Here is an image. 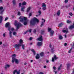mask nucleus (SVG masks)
Returning <instances> with one entry per match:
<instances>
[{
  "label": "nucleus",
  "instance_id": "nucleus-51",
  "mask_svg": "<svg viewBox=\"0 0 74 74\" xmlns=\"http://www.w3.org/2000/svg\"><path fill=\"white\" fill-rule=\"evenodd\" d=\"M32 39H33V37H30L29 38V40H32Z\"/></svg>",
  "mask_w": 74,
  "mask_h": 74
},
{
  "label": "nucleus",
  "instance_id": "nucleus-38",
  "mask_svg": "<svg viewBox=\"0 0 74 74\" xmlns=\"http://www.w3.org/2000/svg\"><path fill=\"white\" fill-rule=\"evenodd\" d=\"M17 15H21V12H18L17 13Z\"/></svg>",
  "mask_w": 74,
  "mask_h": 74
},
{
  "label": "nucleus",
  "instance_id": "nucleus-48",
  "mask_svg": "<svg viewBox=\"0 0 74 74\" xmlns=\"http://www.w3.org/2000/svg\"><path fill=\"white\" fill-rule=\"evenodd\" d=\"M39 74H44L43 72H40L39 73Z\"/></svg>",
  "mask_w": 74,
  "mask_h": 74
},
{
  "label": "nucleus",
  "instance_id": "nucleus-40",
  "mask_svg": "<svg viewBox=\"0 0 74 74\" xmlns=\"http://www.w3.org/2000/svg\"><path fill=\"white\" fill-rule=\"evenodd\" d=\"M38 13L39 14V15H40L41 14V11L40 10H39L38 11Z\"/></svg>",
  "mask_w": 74,
  "mask_h": 74
},
{
  "label": "nucleus",
  "instance_id": "nucleus-28",
  "mask_svg": "<svg viewBox=\"0 0 74 74\" xmlns=\"http://www.w3.org/2000/svg\"><path fill=\"white\" fill-rule=\"evenodd\" d=\"M29 32V30H27L26 32H25L24 33H23V34L24 35H25V34H27V32Z\"/></svg>",
  "mask_w": 74,
  "mask_h": 74
},
{
  "label": "nucleus",
  "instance_id": "nucleus-23",
  "mask_svg": "<svg viewBox=\"0 0 74 74\" xmlns=\"http://www.w3.org/2000/svg\"><path fill=\"white\" fill-rule=\"evenodd\" d=\"M11 33H12V32H11V31H10L9 32V35L10 37L11 38L12 37V34Z\"/></svg>",
  "mask_w": 74,
  "mask_h": 74
},
{
  "label": "nucleus",
  "instance_id": "nucleus-17",
  "mask_svg": "<svg viewBox=\"0 0 74 74\" xmlns=\"http://www.w3.org/2000/svg\"><path fill=\"white\" fill-rule=\"evenodd\" d=\"M57 14L58 16H59L60 14V10H58L57 13Z\"/></svg>",
  "mask_w": 74,
  "mask_h": 74
},
{
  "label": "nucleus",
  "instance_id": "nucleus-34",
  "mask_svg": "<svg viewBox=\"0 0 74 74\" xmlns=\"http://www.w3.org/2000/svg\"><path fill=\"white\" fill-rule=\"evenodd\" d=\"M63 33H67L68 32V31H66V30H63Z\"/></svg>",
  "mask_w": 74,
  "mask_h": 74
},
{
  "label": "nucleus",
  "instance_id": "nucleus-59",
  "mask_svg": "<svg viewBox=\"0 0 74 74\" xmlns=\"http://www.w3.org/2000/svg\"><path fill=\"white\" fill-rule=\"evenodd\" d=\"M16 73H17V74H20V73H19V72L17 71V72H16Z\"/></svg>",
  "mask_w": 74,
  "mask_h": 74
},
{
  "label": "nucleus",
  "instance_id": "nucleus-18",
  "mask_svg": "<svg viewBox=\"0 0 74 74\" xmlns=\"http://www.w3.org/2000/svg\"><path fill=\"white\" fill-rule=\"evenodd\" d=\"M54 47H53L51 49V51L52 53H53L54 52V51H55V50H54Z\"/></svg>",
  "mask_w": 74,
  "mask_h": 74
},
{
  "label": "nucleus",
  "instance_id": "nucleus-42",
  "mask_svg": "<svg viewBox=\"0 0 74 74\" xmlns=\"http://www.w3.org/2000/svg\"><path fill=\"white\" fill-rule=\"evenodd\" d=\"M69 15L70 16H73V13L71 12L69 13Z\"/></svg>",
  "mask_w": 74,
  "mask_h": 74
},
{
  "label": "nucleus",
  "instance_id": "nucleus-53",
  "mask_svg": "<svg viewBox=\"0 0 74 74\" xmlns=\"http://www.w3.org/2000/svg\"><path fill=\"white\" fill-rule=\"evenodd\" d=\"M51 47H52V45H51V43H50L49 47H50V48H51Z\"/></svg>",
  "mask_w": 74,
  "mask_h": 74
},
{
  "label": "nucleus",
  "instance_id": "nucleus-26",
  "mask_svg": "<svg viewBox=\"0 0 74 74\" xmlns=\"http://www.w3.org/2000/svg\"><path fill=\"white\" fill-rule=\"evenodd\" d=\"M59 38L60 40L63 39V36L61 35H60L59 36Z\"/></svg>",
  "mask_w": 74,
  "mask_h": 74
},
{
  "label": "nucleus",
  "instance_id": "nucleus-22",
  "mask_svg": "<svg viewBox=\"0 0 74 74\" xmlns=\"http://www.w3.org/2000/svg\"><path fill=\"white\" fill-rule=\"evenodd\" d=\"M63 25V23H60L59 24V26H60V27H62Z\"/></svg>",
  "mask_w": 74,
  "mask_h": 74
},
{
  "label": "nucleus",
  "instance_id": "nucleus-35",
  "mask_svg": "<svg viewBox=\"0 0 74 74\" xmlns=\"http://www.w3.org/2000/svg\"><path fill=\"white\" fill-rule=\"evenodd\" d=\"M17 72V70H15L14 71L13 73V74H15V73H16Z\"/></svg>",
  "mask_w": 74,
  "mask_h": 74
},
{
  "label": "nucleus",
  "instance_id": "nucleus-60",
  "mask_svg": "<svg viewBox=\"0 0 74 74\" xmlns=\"http://www.w3.org/2000/svg\"><path fill=\"white\" fill-rule=\"evenodd\" d=\"M3 37H5V33H4L3 34Z\"/></svg>",
  "mask_w": 74,
  "mask_h": 74
},
{
  "label": "nucleus",
  "instance_id": "nucleus-32",
  "mask_svg": "<svg viewBox=\"0 0 74 74\" xmlns=\"http://www.w3.org/2000/svg\"><path fill=\"white\" fill-rule=\"evenodd\" d=\"M52 30V29L51 28H48V32H49L50 31H51V30Z\"/></svg>",
  "mask_w": 74,
  "mask_h": 74
},
{
  "label": "nucleus",
  "instance_id": "nucleus-4",
  "mask_svg": "<svg viewBox=\"0 0 74 74\" xmlns=\"http://www.w3.org/2000/svg\"><path fill=\"white\" fill-rule=\"evenodd\" d=\"M19 19H20V21L21 22H23L24 21H26L27 20V18L26 17H24L23 18V17L22 16H21L19 17Z\"/></svg>",
  "mask_w": 74,
  "mask_h": 74
},
{
  "label": "nucleus",
  "instance_id": "nucleus-31",
  "mask_svg": "<svg viewBox=\"0 0 74 74\" xmlns=\"http://www.w3.org/2000/svg\"><path fill=\"white\" fill-rule=\"evenodd\" d=\"M66 22H67V23H71V21L69 20H67Z\"/></svg>",
  "mask_w": 74,
  "mask_h": 74
},
{
  "label": "nucleus",
  "instance_id": "nucleus-6",
  "mask_svg": "<svg viewBox=\"0 0 74 74\" xmlns=\"http://www.w3.org/2000/svg\"><path fill=\"white\" fill-rule=\"evenodd\" d=\"M42 45V42H38L37 44V45L38 47H40Z\"/></svg>",
  "mask_w": 74,
  "mask_h": 74
},
{
  "label": "nucleus",
  "instance_id": "nucleus-61",
  "mask_svg": "<svg viewBox=\"0 0 74 74\" xmlns=\"http://www.w3.org/2000/svg\"><path fill=\"white\" fill-rule=\"evenodd\" d=\"M14 61H15V60H12V63H14Z\"/></svg>",
  "mask_w": 74,
  "mask_h": 74
},
{
  "label": "nucleus",
  "instance_id": "nucleus-9",
  "mask_svg": "<svg viewBox=\"0 0 74 74\" xmlns=\"http://www.w3.org/2000/svg\"><path fill=\"white\" fill-rule=\"evenodd\" d=\"M73 29H74V23H73L72 25H71L69 27V29L70 30H72Z\"/></svg>",
  "mask_w": 74,
  "mask_h": 74
},
{
  "label": "nucleus",
  "instance_id": "nucleus-47",
  "mask_svg": "<svg viewBox=\"0 0 74 74\" xmlns=\"http://www.w3.org/2000/svg\"><path fill=\"white\" fill-rule=\"evenodd\" d=\"M8 17H6L5 18V21H7V20H8Z\"/></svg>",
  "mask_w": 74,
  "mask_h": 74
},
{
  "label": "nucleus",
  "instance_id": "nucleus-29",
  "mask_svg": "<svg viewBox=\"0 0 74 74\" xmlns=\"http://www.w3.org/2000/svg\"><path fill=\"white\" fill-rule=\"evenodd\" d=\"M42 7H46V5L45 4V3H43L42 4Z\"/></svg>",
  "mask_w": 74,
  "mask_h": 74
},
{
  "label": "nucleus",
  "instance_id": "nucleus-19",
  "mask_svg": "<svg viewBox=\"0 0 74 74\" xmlns=\"http://www.w3.org/2000/svg\"><path fill=\"white\" fill-rule=\"evenodd\" d=\"M31 51L32 52H33L34 55H36V51H34V49H32Z\"/></svg>",
  "mask_w": 74,
  "mask_h": 74
},
{
  "label": "nucleus",
  "instance_id": "nucleus-21",
  "mask_svg": "<svg viewBox=\"0 0 74 74\" xmlns=\"http://www.w3.org/2000/svg\"><path fill=\"white\" fill-rule=\"evenodd\" d=\"M27 4V3H26V2L25 1H23L22 3V5H26Z\"/></svg>",
  "mask_w": 74,
  "mask_h": 74
},
{
  "label": "nucleus",
  "instance_id": "nucleus-50",
  "mask_svg": "<svg viewBox=\"0 0 74 74\" xmlns=\"http://www.w3.org/2000/svg\"><path fill=\"white\" fill-rule=\"evenodd\" d=\"M16 59H15V58L14 57H13L12 58V60H15Z\"/></svg>",
  "mask_w": 74,
  "mask_h": 74
},
{
  "label": "nucleus",
  "instance_id": "nucleus-46",
  "mask_svg": "<svg viewBox=\"0 0 74 74\" xmlns=\"http://www.w3.org/2000/svg\"><path fill=\"white\" fill-rule=\"evenodd\" d=\"M3 12H4V10H2L1 12V14H3Z\"/></svg>",
  "mask_w": 74,
  "mask_h": 74
},
{
  "label": "nucleus",
  "instance_id": "nucleus-55",
  "mask_svg": "<svg viewBox=\"0 0 74 74\" xmlns=\"http://www.w3.org/2000/svg\"><path fill=\"white\" fill-rule=\"evenodd\" d=\"M67 45V43H65L64 44V46H66Z\"/></svg>",
  "mask_w": 74,
  "mask_h": 74
},
{
  "label": "nucleus",
  "instance_id": "nucleus-33",
  "mask_svg": "<svg viewBox=\"0 0 74 74\" xmlns=\"http://www.w3.org/2000/svg\"><path fill=\"white\" fill-rule=\"evenodd\" d=\"M44 22H42V24H41V25H40V27H42V26H43L44 25Z\"/></svg>",
  "mask_w": 74,
  "mask_h": 74
},
{
  "label": "nucleus",
  "instance_id": "nucleus-45",
  "mask_svg": "<svg viewBox=\"0 0 74 74\" xmlns=\"http://www.w3.org/2000/svg\"><path fill=\"white\" fill-rule=\"evenodd\" d=\"M13 34L14 35H16V33L15 32H13Z\"/></svg>",
  "mask_w": 74,
  "mask_h": 74
},
{
  "label": "nucleus",
  "instance_id": "nucleus-16",
  "mask_svg": "<svg viewBox=\"0 0 74 74\" xmlns=\"http://www.w3.org/2000/svg\"><path fill=\"white\" fill-rule=\"evenodd\" d=\"M3 21V16H0V23H1Z\"/></svg>",
  "mask_w": 74,
  "mask_h": 74
},
{
  "label": "nucleus",
  "instance_id": "nucleus-11",
  "mask_svg": "<svg viewBox=\"0 0 74 74\" xmlns=\"http://www.w3.org/2000/svg\"><path fill=\"white\" fill-rule=\"evenodd\" d=\"M40 55L38 54H37L36 55V59H40Z\"/></svg>",
  "mask_w": 74,
  "mask_h": 74
},
{
  "label": "nucleus",
  "instance_id": "nucleus-30",
  "mask_svg": "<svg viewBox=\"0 0 74 74\" xmlns=\"http://www.w3.org/2000/svg\"><path fill=\"white\" fill-rule=\"evenodd\" d=\"M45 32V31H44V30H41V34H43Z\"/></svg>",
  "mask_w": 74,
  "mask_h": 74
},
{
  "label": "nucleus",
  "instance_id": "nucleus-54",
  "mask_svg": "<svg viewBox=\"0 0 74 74\" xmlns=\"http://www.w3.org/2000/svg\"><path fill=\"white\" fill-rule=\"evenodd\" d=\"M34 33H36V30L34 29Z\"/></svg>",
  "mask_w": 74,
  "mask_h": 74
},
{
  "label": "nucleus",
  "instance_id": "nucleus-64",
  "mask_svg": "<svg viewBox=\"0 0 74 74\" xmlns=\"http://www.w3.org/2000/svg\"><path fill=\"white\" fill-rule=\"evenodd\" d=\"M73 70H74L73 71V72H72L73 74H74V68Z\"/></svg>",
  "mask_w": 74,
  "mask_h": 74
},
{
  "label": "nucleus",
  "instance_id": "nucleus-52",
  "mask_svg": "<svg viewBox=\"0 0 74 74\" xmlns=\"http://www.w3.org/2000/svg\"><path fill=\"white\" fill-rule=\"evenodd\" d=\"M11 30L12 31H14V28H12Z\"/></svg>",
  "mask_w": 74,
  "mask_h": 74
},
{
  "label": "nucleus",
  "instance_id": "nucleus-37",
  "mask_svg": "<svg viewBox=\"0 0 74 74\" xmlns=\"http://www.w3.org/2000/svg\"><path fill=\"white\" fill-rule=\"evenodd\" d=\"M24 25H26L27 23V22L26 21H25L24 22Z\"/></svg>",
  "mask_w": 74,
  "mask_h": 74
},
{
  "label": "nucleus",
  "instance_id": "nucleus-49",
  "mask_svg": "<svg viewBox=\"0 0 74 74\" xmlns=\"http://www.w3.org/2000/svg\"><path fill=\"white\" fill-rule=\"evenodd\" d=\"M53 69L54 70H56V68L55 66H53Z\"/></svg>",
  "mask_w": 74,
  "mask_h": 74
},
{
  "label": "nucleus",
  "instance_id": "nucleus-8",
  "mask_svg": "<svg viewBox=\"0 0 74 74\" xmlns=\"http://www.w3.org/2000/svg\"><path fill=\"white\" fill-rule=\"evenodd\" d=\"M10 66H11V65L7 64L5 66L4 68L5 70H7L8 68L10 67Z\"/></svg>",
  "mask_w": 74,
  "mask_h": 74
},
{
  "label": "nucleus",
  "instance_id": "nucleus-3",
  "mask_svg": "<svg viewBox=\"0 0 74 74\" xmlns=\"http://www.w3.org/2000/svg\"><path fill=\"white\" fill-rule=\"evenodd\" d=\"M17 22H18L17 21H15L14 25H15L16 26V30H18V29H19V27H20V26H22V24H21L20 23H18Z\"/></svg>",
  "mask_w": 74,
  "mask_h": 74
},
{
  "label": "nucleus",
  "instance_id": "nucleus-27",
  "mask_svg": "<svg viewBox=\"0 0 74 74\" xmlns=\"http://www.w3.org/2000/svg\"><path fill=\"white\" fill-rule=\"evenodd\" d=\"M12 2L14 5H15L16 4V2L15 1V0H13L12 1Z\"/></svg>",
  "mask_w": 74,
  "mask_h": 74
},
{
  "label": "nucleus",
  "instance_id": "nucleus-7",
  "mask_svg": "<svg viewBox=\"0 0 74 74\" xmlns=\"http://www.w3.org/2000/svg\"><path fill=\"white\" fill-rule=\"evenodd\" d=\"M38 41H42L43 40V39H42V36L41 35L38 38H37Z\"/></svg>",
  "mask_w": 74,
  "mask_h": 74
},
{
  "label": "nucleus",
  "instance_id": "nucleus-63",
  "mask_svg": "<svg viewBox=\"0 0 74 74\" xmlns=\"http://www.w3.org/2000/svg\"><path fill=\"white\" fill-rule=\"evenodd\" d=\"M33 61V60H31V61H30L31 63H32V62Z\"/></svg>",
  "mask_w": 74,
  "mask_h": 74
},
{
  "label": "nucleus",
  "instance_id": "nucleus-12",
  "mask_svg": "<svg viewBox=\"0 0 74 74\" xmlns=\"http://www.w3.org/2000/svg\"><path fill=\"white\" fill-rule=\"evenodd\" d=\"M5 26L6 27H9L10 26V25L8 23H7L5 24Z\"/></svg>",
  "mask_w": 74,
  "mask_h": 74
},
{
  "label": "nucleus",
  "instance_id": "nucleus-15",
  "mask_svg": "<svg viewBox=\"0 0 74 74\" xmlns=\"http://www.w3.org/2000/svg\"><path fill=\"white\" fill-rule=\"evenodd\" d=\"M21 11H23V12H24L25 11V10H24V9L25 8V6H23V7H21Z\"/></svg>",
  "mask_w": 74,
  "mask_h": 74
},
{
  "label": "nucleus",
  "instance_id": "nucleus-44",
  "mask_svg": "<svg viewBox=\"0 0 74 74\" xmlns=\"http://www.w3.org/2000/svg\"><path fill=\"white\" fill-rule=\"evenodd\" d=\"M19 7H21V5H22V4L21 3H19Z\"/></svg>",
  "mask_w": 74,
  "mask_h": 74
},
{
  "label": "nucleus",
  "instance_id": "nucleus-56",
  "mask_svg": "<svg viewBox=\"0 0 74 74\" xmlns=\"http://www.w3.org/2000/svg\"><path fill=\"white\" fill-rule=\"evenodd\" d=\"M12 56H14V57H15V56H16V54H14L12 55Z\"/></svg>",
  "mask_w": 74,
  "mask_h": 74
},
{
  "label": "nucleus",
  "instance_id": "nucleus-57",
  "mask_svg": "<svg viewBox=\"0 0 74 74\" xmlns=\"http://www.w3.org/2000/svg\"><path fill=\"white\" fill-rule=\"evenodd\" d=\"M29 30V32L30 33H31L32 32V29H30Z\"/></svg>",
  "mask_w": 74,
  "mask_h": 74
},
{
  "label": "nucleus",
  "instance_id": "nucleus-43",
  "mask_svg": "<svg viewBox=\"0 0 74 74\" xmlns=\"http://www.w3.org/2000/svg\"><path fill=\"white\" fill-rule=\"evenodd\" d=\"M3 9V7L1 6L0 7V10H2Z\"/></svg>",
  "mask_w": 74,
  "mask_h": 74
},
{
  "label": "nucleus",
  "instance_id": "nucleus-41",
  "mask_svg": "<svg viewBox=\"0 0 74 74\" xmlns=\"http://www.w3.org/2000/svg\"><path fill=\"white\" fill-rule=\"evenodd\" d=\"M69 1V0H65L64 2L65 3H68Z\"/></svg>",
  "mask_w": 74,
  "mask_h": 74
},
{
  "label": "nucleus",
  "instance_id": "nucleus-14",
  "mask_svg": "<svg viewBox=\"0 0 74 74\" xmlns=\"http://www.w3.org/2000/svg\"><path fill=\"white\" fill-rule=\"evenodd\" d=\"M40 56L42 57V56H44V53L43 52H41V53H40Z\"/></svg>",
  "mask_w": 74,
  "mask_h": 74
},
{
  "label": "nucleus",
  "instance_id": "nucleus-10",
  "mask_svg": "<svg viewBox=\"0 0 74 74\" xmlns=\"http://www.w3.org/2000/svg\"><path fill=\"white\" fill-rule=\"evenodd\" d=\"M67 69V70L69 69V68L71 67V64H70L69 63L66 64Z\"/></svg>",
  "mask_w": 74,
  "mask_h": 74
},
{
  "label": "nucleus",
  "instance_id": "nucleus-1",
  "mask_svg": "<svg viewBox=\"0 0 74 74\" xmlns=\"http://www.w3.org/2000/svg\"><path fill=\"white\" fill-rule=\"evenodd\" d=\"M23 42V40L21 39L19 40V43L18 45L16 44L15 45L14 47L16 48V51H18L19 49V47H21V46H22V49H25V45H22Z\"/></svg>",
  "mask_w": 74,
  "mask_h": 74
},
{
  "label": "nucleus",
  "instance_id": "nucleus-39",
  "mask_svg": "<svg viewBox=\"0 0 74 74\" xmlns=\"http://www.w3.org/2000/svg\"><path fill=\"white\" fill-rule=\"evenodd\" d=\"M42 10H43V11H45L46 10V7H43L42 8Z\"/></svg>",
  "mask_w": 74,
  "mask_h": 74
},
{
  "label": "nucleus",
  "instance_id": "nucleus-25",
  "mask_svg": "<svg viewBox=\"0 0 74 74\" xmlns=\"http://www.w3.org/2000/svg\"><path fill=\"white\" fill-rule=\"evenodd\" d=\"M62 65L61 64L58 68V70H60V69H61V68H62Z\"/></svg>",
  "mask_w": 74,
  "mask_h": 74
},
{
  "label": "nucleus",
  "instance_id": "nucleus-5",
  "mask_svg": "<svg viewBox=\"0 0 74 74\" xmlns=\"http://www.w3.org/2000/svg\"><path fill=\"white\" fill-rule=\"evenodd\" d=\"M58 59V57H56V56L55 54L54 55V58H52V62H55V60H56V59Z\"/></svg>",
  "mask_w": 74,
  "mask_h": 74
},
{
  "label": "nucleus",
  "instance_id": "nucleus-13",
  "mask_svg": "<svg viewBox=\"0 0 74 74\" xmlns=\"http://www.w3.org/2000/svg\"><path fill=\"white\" fill-rule=\"evenodd\" d=\"M54 33H55V32H54V31L52 30L50 32V36H52Z\"/></svg>",
  "mask_w": 74,
  "mask_h": 74
},
{
  "label": "nucleus",
  "instance_id": "nucleus-20",
  "mask_svg": "<svg viewBox=\"0 0 74 74\" xmlns=\"http://www.w3.org/2000/svg\"><path fill=\"white\" fill-rule=\"evenodd\" d=\"M15 62L17 64H18V63H19V61L17 59H16L15 60Z\"/></svg>",
  "mask_w": 74,
  "mask_h": 74
},
{
  "label": "nucleus",
  "instance_id": "nucleus-58",
  "mask_svg": "<svg viewBox=\"0 0 74 74\" xmlns=\"http://www.w3.org/2000/svg\"><path fill=\"white\" fill-rule=\"evenodd\" d=\"M42 21H44V22H45V19H44L43 18H42Z\"/></svg>",
  "mask_w": 74,
  "mask_h": 74
},
{
  "label": "nucleus",
  "instance_id": "nucleus-36",
  "mask_svg": "<svg viewBox=\"0 0 74 74\" xmlns=\"http://www.w3.org/2000/svg\"><path fill=\"white\" fill-rule=\"evenodd\" d=\"M71 50H72V48L69 51L68 53H70L71 52Z\"/></svg>",
  "mask_w": 74,
  "mask_h": 74
},
{
  "label": "nucleus",
  "instance_id": "nucleus-62",
  "mask_svg": "<svg viewBox=\"0 0 74 74\" xmlns=\"http://www.w3.org/2000/svg\"><path fill=\"white\" fill-rule=\"evenodd\" d=\"M32 13H29V16H32Z\"/></svg>",
  "mask_w": 74,
  "mask_h": 74
},
{
  "label": "nucleus",
  "instance_id": "nucleus-2",
  "mask_svg": "<svg viewBox=\"0 0 74 74\" xmlns=\"http://www.w3.org/2000/svg\"><path fill=\"white\" fill-rule=\"evenodd\" d=\"M39 22V20L37 19L36 18L34 17V18L31 20L30 22L31 25H34L36 23V22Z\"/></svg>",
  "mask_w": 74,
  "mask_h": 74
},
{
  "label": "nucleus",
  "instance_id": "nucleus-24",
  "mask_svg": "<svg viewBox=\"0 0 74 74\" xmlns=\"http://www.w3.org/2000/svg\"><path fill=\"white\" fill-rule=\"evenodd\" d=\"M31 9V8H30V7H29L28 8H27V12H29V11H30V9Z\"/></svg>",
  "mask_w": 74,
  "mask_h": 74
}]
</instances>
